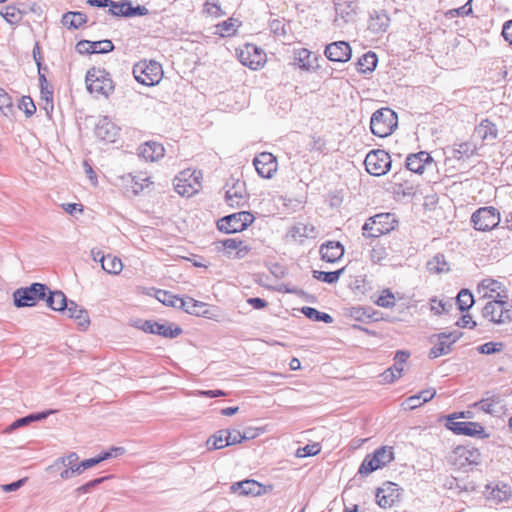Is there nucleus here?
Returning <instances> with one entry per match:
<instances>
[{"label":"nucleus","instance_id":"nucleus-36","mask_svg":"<svg viewBox=\"0 0 512 512\" xmlns=\"http://www.w3.org/2000/svg\"><path fill=\"white\" fill-rule=\"evenodd\" d=\"M426 268L430 273L434 274H441L450 270V266L446 261L445 256L441 253H437L435 256H433L426 263Z\"/></svg>","mask_w":512,"mask_h":512},{"label":"nucleus","instance_id":"nucleus-16","mask_svg":"<svg viewBox=\"0 0 512 512\" xmlns=\"http://www.w3.org/2000/svg\"><path fill=\"white\" fill-rule=\"evenodd\" d=\"M231 490L234 493H239V495L260 496L267 493L268 491H271L272 486H264L255 480L246 479L232 484Z\"/></svg>","mask_w":512,"mask_h":512},{"label":"nucleus","instance_id":"nucleus-52","mask_svg":"<svg viewBox=\"0 0 512 512\" xmlns=\"http://www.w3.org/2000/svg\"><path fill=\"white\" fill-rule=\"evenodd\" d=\"M0 111L4 116H9L13 113V100L12 97L0 87Z\"/></svg>","mask_w":512,"mask_h":512},{"label":"nucleus","instance_id":"nucleus-59","mask_svg":"<svg viewBox=\"0 0 512 512\" xmlns=\"http://www.w3.org/2000/svg\"><path fill=\"white\" fill-rule=\"evenodd\" d=\"M376 304L383 308H391L395 305V297L390 290H385L377 299Z\"/></svg>","mask_w":512,"mask_h":512},{"label":"nucleus","instance_id":"nucleus-17","mask_svg":"<svg viewBox=\"0 0 512 512\" xmlns=\"http://www.w3.org/2000/svg\"><path fill=\"white\" fill-rule=\"evenodd\" d=\"M410 353L399 350L394 357V364L381 374L382 381L385 383H393L402 376L404 364L408 360Z\"/></svg>","mask_w":512,"mask_h":512},{"label":"nucleus","instance_id":"nucleus-35","mask_svg":"<svg viewBox=\"0 0 512 512\" xmlns=\"http://www.w3.org/2000/svg\"><path fill=\"white\" fill-rule=\"evenodd\" d=\"M61 22L68 29H78L87 22V16L79 11H69L62 16Z\"/></svg>","mask_w":512,"mask_h":512},{"label":"nucleus","instance_id":"nucleus-32","mask_svg":"<svg viewBox=\"0 0 512 512\" xmlns=\"http://www.w3.org/2000/svg\"><path fill=\"white\" fill-rule=\"evenodd\" d=\"M45 300L48 307L54 311L59 312H62L65 308H67V303L69 301L66 295L60 290L47 291Z\"/></svg>","mask_w":512,"mask_h":512},{"label":"nucleus","instance_id":"nucleus-22","mask_svg":"<svg viewBox=\"0 0 512 512\" xmlns=\"http://www.w3.org/2000/svg\"><path fill=\"white\" fill-rule=\"evenodd\" d=\"M217 245H221L228 257H234L241 259L245 257L251 248L247 246L242 240L228 238L217 242Z\"/></svg>","mask_w":512,"mask_h":512},{"label":"nucleus","instance_id":"nucleus-4","mask_svg":"<svg viewBox=\"0 0 512 512\" xmlns=\"http://www.w3.org/2000/svg\"><path fill=\"white\" fill-rule=\"evenodd\" d=\"M482 316L496 325L509 324L512 322V304L495 298L482 308Z\"/></svg>","mask_w":512,"mask_h":512},{"label":"nucleus","instance_id":"nucleus-13","mask_svg":"<svg viewBox=\"0 0 512 512\" xmlns=\"http://www.w3.org/2000/svg\"><path fill=\"white\" fill-rule=\"evenodd\" d=\"M462 336L459 331L449 333H440L437 335L438 342L430 349L429 358L435 359L442 355L450 353L452 345Z\"/></svg>","mask_w":512,"mask_h":512},{"label":"nucleus","instance_id":"nucleus-60","mask_svg":"<svg viewBox=\"0 0 512 512\" xmlns=\"http://www.w3.org/2000/svg\"><path fill=\"white\" fill-rule=\"evenodd\" d=\"M471 2L472 0H468L463 6L449 10L447 14L451 17L468 16L473 12Z\"/></svg>","mask_w":512,"mask_h":512},{"label":"nucleus","instance_id":"nucleus-54","mask_svg":"<svg viewBox=\"0 0 512 512\" xmlns=\"http://www.w3.org/2000/svg\"><path fill=\"white\" fill-rule=\"evenodd\" d=\"M227 443L228 446L242 443L245 440L254 438V435H247L246 433H241L238 430H228L227 429Z\"/></svg>","mask_w":512,"mask_h":512},{"label":"nucleus","instance_id":"nucleus-51","mask_svg":"<svg viewBox=\"0 0 512 512\" xmlns=\"http://www.w3.org/2000/svg\"><path fill=\"white\" fill-rule=\"evenodd\" d=\"M155 296L158 301H160L161 303H163L166 306L175 307V308L178 307V301H179L180 297L172 294L169 291L157 290Z\"/></svg>","mask_w":512,"mask_h":512},{"label":"nucleus","instance_id":"nucleus-43","mask_svg":"<svg viewBox=\"0 0 512 512\" xmlns=\"http://www.w3.org/2000/svg\"><path fill=\"white\" fill-rule=\"evenodd\" d=\"M382 468L374 453L368 454L359 467L358 473L367 476L377 469Z\"/></svg>","mask_w":512,"mask_h":512},{"label":"nucleus","instance_id":"nucleus-44","mask_svg":"<svg viewBox=\"0 0 512 512\" xmlns=\"http://www.w3.org/2000/svg\"><path fill=\"white\" fill-rule=\"evenodd\" d=\"M475 303L473 294L468 289H462L456 297V304L461 312L468 311Z\"/></svg>","mask_w":512,"mask_h":512},{"label":"nucleus","instance_id":"nucleus-62","mask_svg":"<svg viewBox=\"0 0 512 512\" xmlns=\"http://www.w3.org/2000/svg\"><path fill=\"white\" fill-rule=\"evenodd\" d=\"M386 257H387L386 248L381 245L375 246L370 250V260L373 263H380Z\"/></svg>","mask_w":512,"mask_h":512},{"label":"nucleus","instance_id":"nucleus-49","mask_svg":"<svg viewBox=\"0 0 512 512\" xmlns=\"http://www.w3.org/2000/svg\"><path fill=\"white\" fill-rule=\"evenodd\" d=\"M381 467L389 464L394 460V453L392 447L383 446L377 448L374 452Z\"/></svg>","mask_w":512,"mask_h":512},{"label":"nucleus","instance_id":"nucleus-48","mask_svg":"<svg viewBox=\"0 0 512 512\" xmlns=\"http://www.w3.org/2000/svg\"><path fill=\"white\" fill-rule=\"evenodd\" d=\"M237 27H238L237 20H235L233 18H229L228 20L223 21L216 26L217 32L222 37H228V36L234 35L237 31Z\"/></svg>","mask_w":512,"mask_h":512},{"label":"nucleus","instance_id":"nucleus-14","mask_svg":"<svg viewBox=\"0 0 512 512\" xmlns=\"http://www.w3.org/2000/svg\"><path fill=\"white\" fill-rule=\"evenodd\" d=\"M192 175H194V173H190V170H185L175 177L174 189L179 195L190 197L200 189L201 183L198 181V176H194V183H190Z\"/></svg>","mask_w":512,"mask_h":512},{"label":"nucleus","instance_id":"nucleus-23","mask_svg":"<svg viewBox=\"0 0 512 512\" xmlns=\"http://www.w3.org/2000/svg\"><path fill=\"white\" fill-rule=\"evenodd\" d=\"M321 259L328 263H335L344 255V246L339 241H327L320 246Z\"/></svg>","mask_w":512,"mask_h":512},{"label":"nucleus","instance_id":"nucleus-26","mask_svg":"<svg viewBox=\"0 0 512 512\" xmlns=\"http://www.w3.org/2000/svg\"><path fill=\"white\" fill-rule=\"evenodd\" d=\"M371 218V224H375L380 231L378 235H384L394 230L397 225V220L394 214L391 213H380Z\"/></svg>","mask_w":512,"mask_h":512},{"label":"nucleus","instance_id":"nucleus-42","mask_svg":"<svg viewBox=\"0 0 512 512\" xmlns=\"http://www.w3.org/2000/svg\"><path fill=\"white\" fill-rule=\"evenodd\" d=\"M1 16L10 24H17L22 20V11L15 5H6L0 11Z\"/></svg>","mask_w":512,"mask_h":512},{"label":"nucleus","instance_id":"nucleus-15","mask_svg":"<svg viewBox=\"0 0 512 512\" xmlns=\"http://www.w3.org/2000/svg\"><path fill=\"white\" fill-rule=\"evenodd\" d=\"M253 164L259 176L262 178L269 179L277 171V160L276 157L269 152H262L257 155Z\"/></svg>","mask_w":512,"mask_h":512},{"label":"nucleus","instance_id":"nucleus-12","mask_svg":"<svg viewBox=\"0 0 512 512\" xmlns=\"http://www.w3.org/2000/svg\"><path fill=\"white\" fill-rule=\"evenodd\" d=\"M457 417H449L446 427L458 435L486 437L484 427L477 422L456 421Z\"/></svg>","mask_w":512,"mask_h":512},{"label":"nucleus","instance_id":"nucleus-45","mask_svg":"<svg viewBox=\"0 0 512 512\" xmlns=\"http://www.w3.org/2000/svg\"><path fill=\"white\" fill-rule=\"evenodd\" d=\"M344 270H345V268H341L339 270L329 271V272L314 270L313 277L319 281H322V282H325L328 284H334L339 280V278L343 274Z\"/></svg>","mask_w":512,"mask_h":512},{"label":"nucleus","instance_id":"nucleus-64","mask_svg":"<svg viewBox=\"0 0 512 512\" xmlns=\"http://www.w3.org/2000/svg\"><path fill=\"white\" fill-rule=\"evenodd\" d=\"M78 459V454L75 452H71L67 456L59 458L56 463L60 462L64 466H67L68 468H75L78 466Z\"/></svg>","mask_w":512,"mask_h":512},{"label":"nucleus","instance_id":"nucleus-20","mask_svg":"<svg viewBox=\"0 0 512 512\" xmlns=\"http://www.w3.org/2000/svg\"><path fill=\"white\" fill-rule=\"evenodd\" d=\"M114 44L111 40L100 41L81 40L76 44V50L80 54L108 53L113 51Z\"/></svg>","mask_w":512,"mask_h":512},{"label":"nucleus","instance_id":"nucleus-50","mask_svg":"<svg viewBox=\"0 0 512 512\" xmlns=\"http://www.w3.org/2000/svg\"><path fill=\"white\" fill-rule=\"evenodd\" d=\"M129 0H123L120 2L113 1V4L109 7V13L116 17H129Z\"/></svg>","mask_w":512,"mask_h":512},{"label":"nucleus","instance_id":"nucleus-37","mask_svg":"<svg viewBox=\"0 0 512 512\" xmlns=\"http://www.w3.org/2000/svg\"><path fill=\"white\" fill-rule=\"evenodd\" d=\"M101 268L113 275L119 274L123 269V263L120 258L111 254L101 256Z\"/></svg>","mask_w":512,"mask_h":512},{"label":"nucleus","instance_id":"nucleus-40","mask_svg":"<svg viewBox=\"0 0 512 512\" xmlns=\"http://www.w3.org/2000/svg\"><path fill=\"white\" fill-rule=\"evenodd\" d=\"M227 429H221L211 435L206 441V447L209 451L218 450L228 446Z\"/></svg>","mask_w":512,"mask_h":512},{"label":"nucleus","instance_id":"nucleus-10","mask_svg":"<svg viewBox=\"0 0 512 512\" xmlns=\"http://www.w3.org/2000/svg\"><path fill=\"white\" fill-rule=\"evenodd\" d=\"M238 59L244 66L257 70L266 62V54L255 44L247 43L240 49Z\"/></svg>","mask_w":512,"mask_h":512},{"label":"nucleus","instance_id":"nucleus-18","mask_svg":"<svg viewBox=\"0 0 512 512\" xmlns=\"http://www.w3.org/2000/svg\"><path fill=\"white\" fill-rule=\"evenodd\" d=\"M325 56L330 61L344 63L351 59L352 49L348 42H333L326 46Z\"/></svg>","mask_w":512,"mask_h":512},{"label":"nucleus","instance_id":"nucleus-25","mask_svg":"<svg viewBox=\"0 0 512 512\" xmlns=\"http://www.w3.org/2000/svg\"><path fill=\"white\" fill-rule=\"evenodd\" d=\"M63 312L66 313L69 318L75 319L78 326L83 330H85L90 324L87 310L81 308L72 300L68 301L67 308H65Z\"/></svg>","mask_w":512,"mask_h":512},{"label":"nucleus","instance_id":"nucleus-41","mask_svg":"<svg viewBox=\"0 0 512 512\" xmlns=\"http://www.w3.org/2000/svg\"><path fill=\"white\" fill-rule=\"evenodd\" d=\"M301 312L310 320L316 322H324L326 324H330L333 322V318L330 314L325 312H320L317 309L309 306H305L301 309Z\"/></svg>","mask_w":512,"mask_h":512},{"label":"nucleus","instance_id":"nucleus-19","mask_svg":"<svg viewBox=\"0 0 512 512\" xmlns=\"http://www.w3.org/2000/svg\"><path fill=\"white\" fill-rule=\"evenodd\" d=\"M94 132L98 139L113 143L118 137L119 128L107 116H105L99 119Z\"/></svg>","mask_w":512,"mask_h":512},{"label":"nucleus","instance_id":"nucleus-2","mask_svg":"<svg viewBox=\"0 0 512 512\" xmlns=\"http://www.w3.org/2000/svg\"><path fill=\"white\" fill-rule=\"evenodd\" d=\"M49 288L42 283H32L30 286L21 287L13 292V303L17 308L33 307L39 300L46 298Z\"/></svg>","mask_w":512,"mask_h":512},{"label":"nucleus","instance_id":"nucleus-5","mask_svg":"<svg viewBox=\"0 0 512 512\" xmlns=\"http://www.w3.org/2000/svg\"><path fill=\"white\" fill-rule=\"evenodd\" d=\"M85 81L88 91L97 95L108 97L114 89L113 81L105 69L92 68L88 70Z\"/></svg>","mask_w":512,"mask_h":512},{"label":"nucleus","instance_id":"nucleus-9","mask_svg":"<svg viewBox=\"0 0 512 512\" xmlns=\"http://www.w3.org/2000/svg\"><path fill=\"white\" fill-rule=\"evenodd\" d=\"M136 327L146 333L156 334L169 339L177 338L183 332L180 326L167 321H164L163 323L153 320L139 321V324Z\"/></svg>","mask_w":512,"mask_h":512},{"label":"nucleus","instance_id":"nucleus-24","mask_svg":"<svg viewBox=\"0 0 512 512\" xmlns=\"http://www.w3.org/2000/svg\"><path fill=\"white\" fill-rule=\"evenodd\" d=\"M165 149L162 144L155 141H148L138 148L139 157L146 161H157L164 156Z\"/></svg>","mask_w":512,"mask_h":512},{"label":"nucleus","instance_id":"nucleus-56","mask_svg":"<svg viewBox=\"0 0 512 512\" xmlns=\"http://www.w3.org/2000/svg\"><path fill=\"white\" fill-rule=\"evenodd\" d=\"M503 349V343L501 342H487L480 345L477 350L480 354H494L500 352Z\"/></svg>","mask_w":512,"mask_h":512},{"label":"nucleus","instance_id":"nucleus-30","mask_svg":"<svg viewBox=\"0 0 512 512\" xmlns=\"http://www.w3.org/2000/svg\"><path fill=\"white\" fill-rule=\"evenodd\" d=\"M476 135L483 141H494L498 136V129L490 119H482L475 127Z\"/></svg>","mask_w":512,"mask_h":512},{"label":"nucleus","instance_id":"nucleus-61","mask_svg":"<svg viewBox=\"0 0 512 512\" xmlns=\"http://www.w3.org/2000/svg\"><path fill=\"white\" fill-rule=\"evenodd\" d=\"M362 235L365 237V238H378L380 237L381 235H378V232L376 231H380V229L375 226V224H371V218H369L365 223L364 225L362 226Z\"/></svg>","mask_w":512,"mask_h":512},{"label":"nucleus","instance_id":"nucleus-55","mask_svg":"<svg viewBox=\"0 0 512 512\" xmlns=\"http://www.w3.org/2000/svg\"><path fill=\"white\" fill-rule=\"evenodd\" d=\"M109 478V476H104V477H100V478H96V479H93L87 483H85L84 485H81L79 486L75 492L77 494H86V493H90L96 486L100 485L101 483H103L105 480H107Z\"/></svg>","mask_w":512,"mask_h":512},{"label":"nucleus","instance_id":"nucleus-1","mask_svg":"<svg viewBox=\"0 0 512 512\" xmlns=\"http://www.w3.org/2000/svg\"><path fill=\"white\" fill-rule=\"evenodd\" d=\"M397 114L390 108L385 107L376 110L370 120L371 132L380 138H385L392 134L397 127Z\"/></svg>","mask_w":512,"mask_h":512},{"label":"nucleus","instance_id":"nucleus-29","mask_svg":"<svg viewBox=\"0 0 512 512\" xmlns=\"http://www.w3.org/2000/svg\"><path fill=\"white\" fill-rule=\"evenodd\" d=\"M52 413H54V410L31 413L27 416L18 418L14 422H12L9 426L6 427L5 432L10 433L20 427L29 425L32 422L44 420Z\"/></svg>","mask_w":512,"mask_h":512},{"label":"nucleus","instance_id":"nucleus-3","mask_svg":"<svg viewBox=\"0 0 512 512\" xmlns=\"http://www.w3.org/2000/svg\"><path fill=\"white\" fill-rule=\"evenodd\" d=\"M136 81L145 86H154L160 82L163 70L160 63L154 60H141L133 66Z\"/></svg>","mask_w":512,"mask_h":512},{"label":"nucleus","instance_id":"nucleus-53","mask_svg":"<svg viewBox=\"0 0 512 512\" xmlns=\"http://www.w3.org/2000/svg\"><path fill=\"white\" fill-rule=\"evenodd\" d=\"M311 57V52L305 48H302L295 53V62L300 68L309 70L312 67V63L310 61Z\"/></svg>","mask_w":512,"mask_h":512},{"label":"nucleus","instance_id":"nucleus-57","mask_svg":"<svg viewBox=\"0 0 512 512\" xmlns=\"http://www.w3.org/2000/svg\"><path fill=\"white\" fill-rule=\"evenodd\" d=\"M321 448L318 443L308 444L304 447L298 448L296 451V456L299 458L315 456L320 452Z\"/></svg>","mask_w":512,"mask_h":512},{"label":"nucleus","instance_id":"nucleus-38","mask_svg":"<svg viewBox=\"0 0 512 512\" xmlns=\"http://www.w3.org/2000/svg\"><path fill=\"white\" fill-rule=\"evenodd\" d=\"M476 153V146L470 142L455 143L451 150V155L457 160H462L473 156Z\"/></svg>","mask_w":512,"mask_h":512},{"label":"nucleus","instance_id":"nucleus-39","mask_svg":"<svg viewBox=\"0 0 512 512\" xmlns=\"http://www.w3.org/2000/svg\"><path fill=\"white\" fill-rule=\"evenodd\" d=\"M377 62V55L374 52L369 51L358 59L357 70L362 73H371L375 70Z\"/></svg>","mask_w":512,"mask_h":512},{"label":"nucleus","instance_id":"nucleus-7","mask_svg":"<svg viewBox=\"0 0 512 512\" xmlns=\"http://www.w3.org/2000/svg\"><path fill=\"white\" fill-rule=\"evenodd\" d=\"M364 164L369 174L379 177L385 175L391 169L392 160L386 151L377 149L366 155Z\"/></svg>","mask_w":512,"mask_h":512},{"label":"nucleus","instance_id":"nucleus-58","mask_svg":"<svg viewBox=\"0 0 512 512\" xmlns=\"http://www.w3.org/2000/svg\"><path fill=\"white\" fill-rule=\"evenodd\" d=\"M19 109L23 110L26 117H31L36 112V106L30 96H23L19 104Z\"/></svg>","mask_w":512,"mask_h":512},{"label":"nucleus","instance_id":"nucleus-11","mask_svg":"<svg viewBox=\"0 0 512 512\" xmlns=\"http://www.w3.org/2000/svg\"><path fill=\"white\" fill-rule=\"evenodd\" d=\"M401 488L393 482H386L376 491L375 497L377 504L384 509L393 507L400 501Z\"/></svg>","mask_w":512,"mask_h":512},{"label":"nucleus","instance_id":"nucleus-28","mask_svg":"<svg viewBox=\"0 0 512 512\" xmlns=\"http://www.w3.org/2000/svg\"><path fill=\"white\" fill-rule=\"evenodd\" d=\"M193 305L195 311L190 312L191 315L204 317L214 321H220L221 315L218 307L211 306L198 300H195Z\"/></svg>","mask_w":512,"mask_h":512},{"label":"nucleus","instance_id":"nucleus-34","mask_svg":"<svg viewBox=\"0 0 512 512\" xmlns=\"http://www.w3.org/2000/svg\"><path fill=\"white\" fill-rule=\"evenodd\" d=\"M436 395V390L434 388H429L420 391L418 394L408 397L405 400V404L408 409L414 410L424 403L430 401Z\"/></svg>","mask_w":512,"mask_h":512},{"label":"nucleus","instance_id":"nucleus-33","mask_svg":"<svg viewBox=\"0 0 512 512\" xmlns=\"http://www.w3.org/2000/svg\"><path fill=\"white\" fill-rule=\"evenodd\" d=\"M243 186V183H236L226 191L225 198L229 206L238 208L244 205L245 196Z\"/></svg>","mask_w":512,"mask_h":512},{"label":"nucleus","instance_id":"nucleus-46","mask_svg":"<svg viewBox=\"0 0 512 512\" xmlns=\"http://www.w3.org/2000/svg\"><path fill=\"white\" fill-rule=\"evenodd\" d=\"M41 100L43 101V109L46 111L48 117H51L54 104H53V87H42L40 88Z\"/></svg>","mask_w":512,"mask_h":512},{"label":"nucleus","instance_id":"nucleus-8","mask_svg":"<svg viewBox=\"0 0 512 512\" xmlns=\"http://www.w3.org/2000/svg\"><path fill=\"white\" fill-rule=\"evenodd\" d=\"M500 222L498 210L492 206L481 207L471 216V223L478 231H489L494 229Z\"/></svg>","mask_w":512,"mask_h":512},{"label":"nucleus","instance_id":"nucleus-47","mask_svg":"<svg viewBox=\"0 0 512 512\" xmlns=\"http://www.w3.org/2000/svg\"><path fill=\"white\" fill-rule=\"evenodd\" d=\"M314 232V227L312 225H307L304 223H296L290 230V235L295 240L307 238L311 236Z\"/></svg>","mask_w":512,"mask_h":512},{"label":"nucleus","instance_id":"nucleus-63","mask_svg":"<svg viewBox=\"0 0 512 512\" xmlns=\"http://www.w3.org/2000/svg\"><path fill=\"white\" fill-rule=\"evenodd\" d=\"M480 286L483 289L489 290L490 292H497V297H501L500 293L498 292L502 288L501 282L488 278L482 280Z\"/></svg>","mask_w":512,"mask_h":512},{"label":"nucleus","instance_id":"nucleus-6","mask_svg":"<svg viewBox=\"0 0 512 512\" xmlns=\"http://www.w3.org/2000/svg\"><path fill=\"white\" fill-rule=\"evenodd\" d=\"M254 219L251 212L240 211L220 218L217 221V228L226 234L237 233L245 230Z\"/></svg>","mask_w":512,"mask_h":512},{"label":"nucleus","instance_id":"nucleus-31","mask_svg":"<svg viewBox=\"0 0 512 512\" xmlns=\"http://www.w3.org/2000/svg\"><path fill=\"white\" fill-rule=\"evenodd\" d=\"M390 18L384 11H375L370 16L368 28L375 34L385 32L389 27Z\"/></svg>","mask_w":512,"mask_h":512},{"label":"nucleus","instance_id":"nucleus-27","mask_svg":"<svg viewBox=\"0 0 512 512\" xmlns=\"http://www.w3.org/2000/svg\"><path fill=\"white\" fill-rule=\"evenodd\" d=\"M487 493L488 500L494 501L495 503L507 501L510 497H512L511 487L503 482H498L493 486L488 485Z\"/></svg>","mask_w":512,"mask_h":512},{"label":"nucleus","instance_id":"nucleus-21","mask_svg":"<svg viewBox=\"0 0 512 512\" xmlns=\"http://www.w3.org/2000/svg\"><path fill=\"white\" fill-rule=\"evenodd\" d=\"M432 163L433 158L426 151L409 154L405 161L406 169L417 174H422L425 167L430 166Z\"/></svg>","mask_w":512,"mask_h":512}]
</instances>
